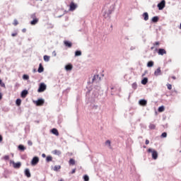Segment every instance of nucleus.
I'll return each mask as SVG.
<instances>
[{
	"mask_svg": "<svg viewBox=\"0 0 181 181\" xmlns=\"http://www.w3.org/2000/svg\"><path fill=\"white\" fill-rule=\"evenodd\" d=\"M18 35V33H14L11 34V36H13V37H15V36Z\"/></svg>",
	"mask_w": 181,
	"mask_h": 181,
	"instance_id": "c03bdc74",
	"label": "nucleus"
},
{
	"mask_svg": "<svg viewBox=\"0 0 181 181\" xmlns=\"http://www.w3.org/2000/svg\"><path fill=\"white\" fill-rule=\"evenodd\" d=\"M26 95H28V90H23L21 93V97L23 98H25V97H26Z\"/></svg>",
	"mask_w": 181,
	"mask_h": 181,
	"instance_id": "aec40b11",
	"label": "nucleus"
},
{
	"mask_svg": "<svg viewBox=\"0 0 181 181\" xmlns=\"http://www.w3.org/2000/svg\"><path fill=\"white\" fill-rule=\"evenodd\" d=\"M153 45V47H158V46H160V42H154Z\"/></svg>",
	"mask_w": 181,
	"mask_h": 181,
	"instance_id": "473e14b6",
	"label": "nucleus"
},
{
	"mask_svg": "<svg viewBox=\"0 0 181 181\" xmlns=\"http://www.w3.org/2000/svg\"><path fill=\"white\" fill-rule=\"evenodd\" d=\"M47 162H52L53 160V157L52 156H48L46 158Z\"/></svg>",
	"mask_w": 181,
	"mask_h": 181,
	"instance_id": "a878e982",
	"label": "nucleus"
},
{
	"mask_svg": "<svg viewBox=\"0 0 181 181\" xmlns=\"http://www.w3.org/2000/svg\"><path fill=\"white\" fill-rule=\"evenodd\" d=\"M22 33H26V28H23V29L22 30Z\"/></svg>",
	"mask_w": 181,
	"mask_h": 181,
	"instance_id": "de8ad7c7",
	"label": "nucleus"
},
{
	"mask_svg": "<svg viewBox=\"0 0 181 181\" xmlns=\"http://www.w3.org/2000/svg\"><path fill=\"white\" fill-rule=\"evenodd\" d=\"M64 45L66 47H71V46H73V44L71 42H69L67 40L64 41Z\"/></svg>",
	"mask_w": 181,
	"mask_h": 181,
	"instance_id": "f8f14e48",
	"label": "nucleus"
},
{
	"mask_svg": "<svg viewBox=\"0 0 181 181\" xmlns=\"http://www.w3.org/2000/svg\"><path fill=\"white\" fill-rule=\"evenodd\" d=\"M146 145H149V140L148 139L146 140Z\"/></svg>",
	"mask_w": 181,
	"mask_h": 181,
	"instance_id": "09e8293b",
	"label": "nucleus"
},
{
	"mask_svg": "<svg viewBox=\"0 0 181 181\" xmlns=\"http://www.w3.org/2000/svg\"><path fill=\"white\" fill-rule=\"evenodd\" d=\"M35 103L37 105V107H42V105H43V104H45V100L38 99L37 100H36L35 102Z\"/></svg>",
	"mask_w": 181,
	"mask_h": 181,
	"instance_id": "423d86ee",
	"label": "nucleus"
},
{
	"mask_svg": "<svg viewBox=\"0 0 181 181\" xmlns=\"http://www.w3.org/2000/svg\"><path fill=\"white\" fill-rule=\"evenodd\" d=\"M13 25L14 26H17V25H19V22H18V20L15 19V20L13 21Z\"/></svg>",
	"mask_w": 181,
	"mask_h": 181,
	"instance_id": "72a5a7b5",
	"label": "nucleus"
},
{
	"mask_svg": "<svg viewBox=\"0 0 181 181\" xmlns=\"http://www.w3.org/2000/svg\"><path fill=\"white\" fill-rule=\"evenodd\" d=\"M22 165V164L21 163H15L13 162V166L15 169H19V168H21V166Z\"/></svg>",
	"mask_w": 181,
	"mask_h": 181,
	"instance_id": "9b49d317",
	"label": "nucleus"
},
{
	"mask_svg": "<svg viewBox=\"0 0 181 181\" xmlns=\"http://www.w3.org/2000/svg\"><path fill=\"white\" fill-rule=\"evenodd\" d=\"M59 181H64L63 179H61Z\"/></svg>",
	"mask_w": 181,
	"mask_h": 181,
	"instance_id": "4d7b16f0",
	"label": "nucleus"
},
{
	"mask_svg": "<svg viewBox=\"0 0 181 181\" xmlns=\"http://www.w3.org/2000/svg\"><path fill=\"white\" fill-rule=\"evenodd\" d=\"M28 145H29V146H32L33 145V143L32 142V141L29 140L28 141Z\"/></svg>",
	"mask_w": 181,
	"mask_h": 181,
	"instance_id": "a19ab883",
	"label": "nucleus"
},
{
	"mask_svg": "<svg viewBox=\"0 0 181 181\" xmlns=\"http://www.w3.org/2000/svg\"><path fill=\"white\" fill-rule=\"evenodd\" d=\"M101 80V78L99 75H95L92 79V83H94V81H100Z\"/></svg>",
	"mask_w": 181,
	"mask_h": 181,
	"instance_id": "9d476101",
	"label": "nucleus"
},
{
	"mask_svg": "<svg viewBox=\"0 0 181 181\" xmlns=\"http://www.w3.org/2000/svg\"><path fill=\"white\" fill-rule=\"evenodd\" d=\"M59 169H62V166H60V165H55L54 167V170L55 171V172H57V171H59Z\"/></svg>",
	"mask_w": 181,
	"mask_h": 181,
	"instance_id": "393cba45",
	"label": "nucleus"
},
{
	"mask_svg": "<svg viewBox=\"0 0 181 181\" xmlns=\"http://www.w3.org/2000/svg\"><path fill=\"white\" fill-rule=\"evenodd\" d=\"M160 68H158L154 72L155 76H159V74H160Z\"/></svg>",
	"mask_w": 181,
	"mask_h": 181,
	"instance_id": "412c9836",
	"label": "nucleus"
},
{
	"mask_svg": "<svg viewBox=\"0 0 181 181\" xmlns=\"http://www.w3.org/2000/svg\"><path fill=\"white\" fill-rule=\"evenodd\" d=\"M132 86L134 90H136V88L138 87V85L136 84V83H134Z\"/></svg>",
	"mask_w": 181,
	"mask_h": 181,
	"instance_id": "c9c22d12",
	"label": "nucleus"
},
{
	"mask_svg": "<svg viewBox=\"0 0 181 181\" xmlns=\"http://www.w3.org/2000/svg\"><path fill=\"white\" fill-rule=\"evenodd\" d=\"M31 17L33 19V21H32L30 22V25H36V23H37V22H39V18H36V15H35V14L32 15Z\"/></svg>",
	"mask_w": 181,
	"mask_h": 181,
	"instance_id": "39448f33",
	"label": "nucleus"
},
{
	"mask_svg": "<svg viewBox=\"0 0 181 181\" xmlns=\"http://www.w3.org/2000/svg\"><path fill=\"white\" fill-rule=\"evenodd\" d=\"M25 175L26 177H30V176H31L30 171L29 170L28 168L25 170Z\"/></svg>",
	"mask_w": 181,
	"mask_h": 181,
	"instance_id": "6ab92c4d",
	"label": "nucleus"
},
{
	"mask_svg": "<svg viewBox=\"0 0 181 181\" xmlns=\"http://www.w3.org/2000/svg\"><path fill=\"white\" fill-rule=\"evenodd\" d=\"M148 83V78H144L142 81H141V84H144V86H145V84H146Z\"/></svg>",
	"mask_w": 181,
	"mask_h": 181,
	"instance_id": "cd10ccee",
	"label": "nucleus"
},
{
	"mask_svg": "<svg viewBox=\"0 0 181 181\" xmlns=\"http://www.w3.org/2000/svg\"><path fill=\"white\" fill-rule=\"evenodd\" d=\"M158 111V112H163V111H165V106L159 107Z\"/></svg>",
	"mask_w": 181,
	"mask_h": 181,
	"instance_id": "b1692460",
	"label": "nucleus"
},
{
	"mask_svg": "<svg viewBox=\"0 0 181 181\" xmlns=\"http://www.w3.org/2000/svg\"><path fill=\"white\" fill-rule=\"evenodd\" d=\"M1 83H2V80L0 79V84H1Z\"/></svg>",
	"mask_w": 181,
	"mask_h": 181,
	"instance_id": "6e6d98bb",
	"label": "nucleus"
},
{
	"mask_svg": "<svg viewBox=\"0 0 181 181\" xmlns=\"http://www.w3.org/2000/svg\"><path fill=\"white\" fill-rule=\"evenodd\" d=\"M53 53H54V56H56V52H54Z\"/></svg>",
	"mask_w": 181,
	"mask_h": 181,
	"instance_id": "5fc2aeb1",
	"label": "nucleus"
},
{
	"mask_svg": "<svg viewBox=\"0 0 181 181\" xmlns=\"http://www.w3.org/2000/svg\"><path fill=\"white\" fill-rule=\"evenodd\" d=\"M75 56H81V51H76Z\"/></svg>",
	"mask_w": 181,
	"mask_h": 181,
	"instance_id": "4c0bfd02",
	"label": "nucleus"
},
{
	"mask_svg": "<svg viewBox=\"0 0 181 181\" xmlns=\"http://www.w3.org/2000/svg\"><path fill=\"white\" fill-rule=\"evenodd\" d=\"M158 21H159V18L158 16L153 17L152 22H153L154 23H156V22H158Z\"/></svg>",
	"mask_w": 181,
	"mask_h": 181,
	"instance_id": "5701e85b",
	"label": "nucleus"
},
{
	"mask_svg": "<svg viewBox=\"0 0 181 181\" xmlns=\"http://www.w3.org/2000/svg\"><path fill=\"white\" fill-rule=\"evenodd\" d=\"M171 78H173V80H176V76H172Z\"/></svg>",
	"mask_w": 181,
	"mask_h": 181,
	"instance_id": "3c124183",
	"label": "nucleus"
},
{
	"mask_svg": "<svg viewBox=\"0 0 181 181\" xmlns=\"http://www.w3.org/2000/svg\"><path fill=\"white\" fill-rule=\"evenodd\" d=\"M40 1H43V0H40Z\"/></svg>",
	"mask_w": 181,
	"mask_h": 181,
	"instance_id": "13d9d810",
	"label": "nucleus"
},
{
	"mask_svg": "<svg viewBox=\"0 0 181 181\" xmlns=\"http://www.w3.org/2000/svg\"><path fill=\"white\" fill-rule=\"evenodd\" d=\"M148 152H149L150 153H152L153 159H154L155 160L158 159V151H156V150H153L152 148H148Z\"/></svg>",
	"mask_w": 181,
	"mask_h": 181,
	"instance_id": "f03ea898",
	"label": "nucleus"
},
{
	"mask_svg": "<svg viewBox=\"0 0 181 181\" xmlns=\"http://www.w3.org/2000/svg\"><path fill=\"white\" fill-rule=\"evenodd\" d=\"M105 144H107L109 145V146H111V141L110 140H107Z\"/></svg>",
	"mask_w": 181,
	"mask_h": 181,
	"instance_id": "37998d69",
	"label": "nucleus"
},
{
	"mask_svg": "<svg viewBox=\"0 0 181 181\" xmlns=\"http://www.w3.org/2000/svg\"><path fill=\"white\" fill-rule=\"evenodd\" d=\"M23 80H29V76H28V75L24 74L23 76Z\"/></svg>",
	"mask_w": 181,
	"mask_h": 181,
	"instance_id": "58836bf2",
	"label": "nucleus"
},
{
	"mask_svg": "<svg viewBox=\"0 0 181 181\" xmlns=\"http://www.w3.org/2000/svg\"><path fill=\"white\" fill-rule=\"evenodd\" d=\"M42 158H46V154L42 153Z\"/></svg>",
	"mask_w": 181,
	"mask_h": 181,
	"instance_id": "8fccbe9b",
	"label": "nucleus"
},
{
	"mask_svg": "<svg viewBox=\"0 0 181 181\" xmlns=\"http://www.w3.org/2000/svg\"><path fill=\"white\" fill-rule=\"evenodd\" d=\"M158 54L160 56H163V54H166V49L160 48L158 51Z\"/></svg>",
	"mask_w": 181,
	"mask_h": 181,
	"instance_id": "1a4fd4ad",
	"label": "nucleus"
},
{
	"mask_svg": "<svg viewBox=\"0 0 181 181\" xmlns=\"http://www.w3.org/2000/svg\"><path fill=\"white\" fill-rule=\"evenodd\" d=\"M112 11H113L112 8L108 9V6H105L103 8V12H104L103 16L105 18H108V16H110V15H111V13H112Z\"/></svg>",
	"mask_w": 181,
	"mask_h": 181,
	"instance_id": "f257e3e1",
	"label": "nucleus"
},
{
	"mask_svg": "<svg viewBox=\"0 0 181 181\" xmlns=\"http://www.w3.org/2000/svg\"><path fill=\"white\" fill-rule=\"evenodd\" d=\"M155 128H156V125H155L153 124H150V125H149L150 129H155Z\"/></svg>",
	"mask_w": 181,
	"mask_h": 181,
	"instance_id": "7c9ffc66",
	"label": "nucleus"
},
{
	"mask_svg": "<svg viewBox=\"0 0 181 181\" xmlns=\"http://www.w3.org/2000/svg\"><path fill=\"white\" fill-rule=\"evenodd\" d=\"M51 132L54 135H56V136H59V131L57 130V129L54 128L51 130Z\"/></svg>",
	"mask_w": 181,
	"mask_h": 181,
	"instance_id": "4468645a",
	"label": "nucleus"
},
{
	"mask_svg": "<svg viewBox=\"0 0 181 181\" xmlns=\"http://www.w3.org/2000/svg\"><path fill=\"white\" fill-rule=\"evenodd\" d=\"M44 70H45V68H43V66H42V64H40L39 68L37 70L38 73H43Z\"/></svg>",
	"mask_w": 181,
	"mask_h": 181,
	"instance_id": "dca6fc26",
	"label": "nucleus"
},
{
	"mask_svg": "<svg viewBox=\"0 0 181 181\" xmlns=\"http://www.w3.org/2000/svg\"><path fill=\"white\" fill-rule=\"evenodd\" d=\"M153 64H154L153 61H149V62L147 63V66H148V67H153Z\"/></svg>",
	"mask_w": 181,
	"mask_h": 181,
	"instance_id": "4be33fe9",
	"label": "nucleus"
},
{
	"mask_svg": "<svg viewBox=\"0 0 181 181\" xmlns=\"http://www.w3.org/2000/svg\"><path fill=\"white\" fill-rule=\"evenodd\" d=\"M4 141V137H2V135H0V142H2Z\"/></svg>",
	"mask_w": 181,
	"mask_h": 181,
	"instance_id": "a18cd8bd",
	"label": "nucleus"
},
{
	"mask_svg": "<svg viewBox=\"0 0 181 181\" xmlns=\"http://www.w3.org/2000/svg\"><path fill=\"white\" fill-rule=\"evenodd\" d=\"M65 69L67 71H70L73 70V65H71V64H69L65 66Z\"/></svg>",
	"mask_w": 181,
	"mask_h": 181,
	"instance_id": "ddd939ff",
	"label": "nucleus"
},
{
	"mask_svg": "<svg viewBox=\"0 0 181 181\" xmlns=\"http://www.w3.org/2000/svg\"><path fill=\"white\" fill-rule=\"evenodd\" d=\"M168 136V133L163 132L161 134V138H166Z\"/></svg>",
	"mask_w": 181,
	"mask_h": 181,
	"instance_id": "e433bc0d",
	"label": "nucleus"
},
{
	"mask_svg": "<svg viewBox=\"0 0 181 181\" xmlns=\"http://www.w3.org/2000/svg\"><path fill=\"white\" fill-rule=\"evenodd\" d=\"M52 153L53 155H57L58 156H60V155H62V151L59 150H54Z\"/></svg>",
	"mask_w": 181,
	"mask_h": 181,
	"instance_id": "2eb2a0df",
	"label": "nucleus"
},
{
	"mask_svg": "<svg viewBox=\"0 0 181 181\" xmlns=\"http://www.w3.org/2000/svg\"><path fill=\"white\" fill-rule=\"evenodd\" d=\"M46 90V84L42 83L40 84L39 88L37 90L38 93H43V91Z\"/></svg>",
	"mask_w": 181,
	"mask_h": 181,
	"instance_id": "7ed1b4c3",
	"label": "nucleus"
},
{
	"mask_svg": "<svg viewBox=\"0 0 181 181\" xmlns=\"http://www.w3.org/2000/svg\"><path fill=\"white\" fill-rule=\"evenodd\" d=\"M165 5H166V1L165 0H162L161 2L158 4V8L159 11H162V9L165 8Z\"/></svg>",
	"mask_w": 181,
	"mask_h": 181,
	"instance_id": "20e7f679",
	"label": "nucleus"
},
{
	"mask_svg": "<svg viewBox=\"0 0 181 181\" xmlns=\"http://www.w3.org/2000/svg\"><path fill=\"white\" fill-rule=\"evenodd\" d=\"M74 173H76V168L73 169V170H72V172H71V174H72V175L74 174Z\"/></svg>",
	"mask_w": 181,
	"mask_h": 181,
	"instance_id": "49530a36",
	"label": "nucleus"
},
{
	"mask_svg": "<svg viewBox=\"0 0 181 181\" xmlns=\"http://www.w3.org/2000/svg\"><path fill=\"white\" fill-rule=\"evenodd\" d=\"M0 100H2V93H0Z\"/></svg>",
	"mask_w": 181,
	"mask_h": 181,
	"instance_id": "603ef678",
	"label": "nucleus"
},
{
	"mask_svg": "<svg viewBox=\"0 0 181 181\" xmlns=\"http://www.w3.org/2000/svg\"><path fill=\"white\" fill-rule=\"evenodd\" d=\"M77 8V4H74V2H71L69 6V11H75Z\"/></svg>",
	"mask_w": 181,
	"mask_h": 181,
	"instance_id": "6e6552de",
	"label": "nucleus"
},
{
	"mask_svg": "<svg viewBox=\"0 0 181 181\" xmlns=\"http://www.w3.org/2000/svg\"><path fill=\"white\" fill-rule=\"evenodd\" d=\"M21 103H22V100L21 99L16 100V105H18L19 107V105H21Z\"/></svg>",
	"mask_w": 181,
	"mask_h": 181,
	"instance_id": "c85d7f7f",
	"label": "nucleus"
},
{
	"mask_svg": "<svg viewBox=\"0 0 181 181\" xmlns=\"http://www.w3.org/2000/svg\"><path fill=\"white\" fill-rule=\"evenodd\" d=\"M83 179H84V181H88V180H90V177H88V175H85L83 176Z\"/></svg>",
	"mask_w": 181,
	"mask_h": 181,
	"instance_id": "f704fd0d",
	"label": "nucleus"
},
{
	"mask_svg": "<svg viewBox=\"0 0 181 181\" xmlns=\"http://www.w3.org/2000/svg\"><path fill=\"white\" fill-rule=\"evenodd\" d=\"M154 48H155V47H154V45H153V47H151V50H153Z\"/></svg>",
	"mask_w": 181,
	"mask_h": 181,
	"instance_id": "864d4df0",
	"label": "nucleus"
},
{
	"mask_svg": "<svg viewBox=\"0 0 181 181\" xmlns=\"http://www.w3.org/2000/svg\"><path fill=\"white\" fill-rule=\"evenodd\" d=\"M143 18H144V21H148V19H149V14H148L147 12L144 13L143 14Z\"/></svg>",
	"mask_w": 181,
	"mask_h": 181,
	"instance_id": "a211bd4d",
	"label": "nucleus"
},
{
	"mask_svg": "<svg viewBox=\"0 0 181 181\" xmlns=\"http://www.w3.org/2000/svg\"><path fill=\"white\" fill-rule=\"evenodd\" d=\"M18 149L20 151H25V146L23 145H19L18 146Z\"/></svg>",
	"mask_w": 181,
	"mask_h": 181,
	"instance_id": "2f4dec72",
	"label": "nucleus"
},
{
	"mask_svg": "<svg viewBox=\"0 0 181 181\" xmlns=\"http://www.w3.org/2000/svg\"><path fill=\"white\" fill-rule=\"evenodd\" d=\"M4 160H9V156H4Z\"/></svg>",
	"mask_w": 181,
	"mask_h": 181,
	"instance_id": "79ce46f5",
	"label": "nucleus"
},
{
	"mask_svg": "<svg viewBox=\"0 0 181 181\" xmlns=\"http://www.w3.org/2000/svg\"><path fill=\"white\" fill-rule=\"evenodd\" d=\"M139 104H140V105L145 107V105H146V104H148V102L145 100H139Z\"/></svg>",
	"mask_w": 181,
	"mask_h": 181,
	"instance_id": "f3484780",
	"label": "nucleus"
},
{
	"mask_svg": "<svg viewBox=\"0 0 181 181\" xmlns=\"http://www.w3.org/2000/svg\"><path fill=\"white\" fill-rule=\"evenodd\" d=\"M0 73H1V70H0Z\"/></svg>",
	"mask_w": 181,
	"mask_h": 181,
	"instance_id": "bf43d9fd",
	"label": "nucleus"
},
{
	"mask_svg": "<svg viewBox=\"0 0 181 181\" xmlns=\"http://www.w3.org/2000/svg\"><path fill=\"white\" fill-rule=\"evenodd\" d=\"M44 60H45V62H49L50 60V57H49L47 55H45Z\"/></svg>",
	"mask_w": 181,
	"mask_h": 181,
	"instance_id": "c756f323",
	"label": "nucleus"
},
{
	"mask_svg": "<svg viewBox=\"0 0 181 181\" xmlns=\"http://www.w3.org/2000/svg\"><path fill=\"white\" fill-rule=\"evenodd\" d=\"M167 87L168 90H172V85L170 83L167 84Z\"/></svg>",
	"mask_w": 181,
	"mask_h": 181,
	"instance_id": "ea45409f",
	"label": "nucleus"
},
{
	"mask_svg": "<svg viewBox=\"0 0 181 181\" xmlns=\"http://www.w3.org/2000/svg\"><path fill=\"white\" fill-rule=\"evenodd\" d=\"M69 165H76V160H74V159H73V158H71L69 160Z\"/></svg>",
	"mask_w": 181,
	"mask_h": 181,
	"instance_id": "bb28decb",
	"label": "nucleus"
},
{
	"mask_svg": "<svg viewBox=\"0 0 181 181\" xmlns=\"http://www.w3.org/2000/svg\"><path fill=\"white\" fill-rule=\"evenodd\" d=\"M39 163V158L38 157H34L31 161V165L33 166H35V165H37Z\"/></svg>",
	"mask_w": 181,
	"mask_h": 181,
	"instance_id": "0eeeda50",
	"label": "nucleus"
}]
</instances>
